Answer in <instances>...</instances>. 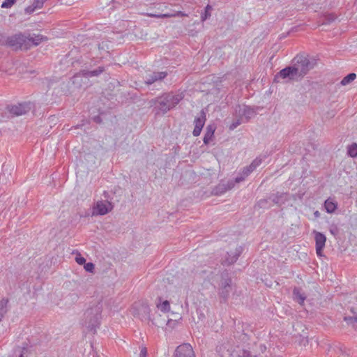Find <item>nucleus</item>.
<instances>
[{
	"label": "nucleus",
	"mask_w": 357,
	"mask_h": 357,
	"mask_svg": "<svg viewBox=\"0 0 357 357\" xmlns=\"http://www.w3.org/2000/svg\"><path fill=\"white\" fill-rule=\"evenodd\" d=\"M234 337L236 340V345H234V341L231 340L217 346L216 351L220 357H236V352L238 351V349H241L238 344L245 342L248 340L245 333L239 331L234 333Z\"/></svg>",
	"instance_id": "nucleus-1"
},
{
	"label": "nucleus",
	"mask_w": 357,
	"mask_h": 357,
	"mask_svg": "<svg viewBox=\"0 0 357 357\" xmlns=\"http://www.w3.org/2000/svg\"><path fill=\"white\" fill-rule=\"evenodd\" d=\"M183 98L181 94L174 95L173 93H166L162 96L152 99L150 101L151 105H155V109L166 114L167 112L173 109Z\"/></svg>",
	"instance_id": "nucleus-2"
},
{
	"label": "nucleus",
	"mask_w": 357,
	"mask_h": 357,
	"mask_svg": "<svg viewBox=\"0 0 357 357\" xmlns=\"http://www.w3.org/2000/svg\"><path fill=\"white\" fill-rule=\"evenodd\" d=\"M101 312L102 305L99 303L87 309L84 314L82 326L88 331L96 333L97 328L100 325Z\"/></svg>",
	"instance_id": "nucleus-3"
},
{
	"label": "nucleus",
	"mask_w": 357,
	"mask_h": 357,
	"mask_svg": "<svg viewBox=\"0 0 357 357\" xmlns=\"http://www.w3.org/2000/svg\"><path fill=\"white\" fill-rule=\"evenodd\" d=\"M298 77L303 78L317 66V59L305 53L296 55L291 61Z\"/></svg>",
	"instance_id": "nucleus-4"
},
{
	"label": "nucleus",
	"mask_w": 357,
	"mask_h": 357,
	"mask_svg": "<svg viewBox=\"0 0 357 357\" xmlns=\"http://www.w3.org/2000/svg\"><path fill=\"white\" fill-rule=\"evenodd\" d=\"M47 37L43 35L19 33L8 37L6 45H26L28 43H31L32 45H39L41 43L47 42Z\"/></svg>",
	"instance_id": "nucleus-5"
},
{
	"label": "nucleus",
	"mask_w": 357,
	"mask_h": 357,
	"mask_svg": "<svg viewBox=\"0 0 357 357\" xmlns=\"http://www.w3.org/2000/svg\"><path fill=\"white\" fill-rule=\"evenodd\" d=\"M231 291V279L229 276L228 273H222L221 275V280L220 283L218 294L224 300V301H225L229 298Z\"/></svg>",
	"instance_id": "nucleus-6"
},
{
	"label": "nucleus",
	"mask_w": 357,
	"mask_h": 357,
	"mask_svg": "<svg viewBox=\"0 0 357 357\" xmlns=\"http://www.w3.org/2000/svg\"><path fill=\"white\" fill-rule=\"evenodd\" d=\"M114 204L112 202L100 200L96 202L92 208V216L105 215L112 211Z\"/></svg>",
	"instance_id": "nucleus-7"
},
{
	"label": "nucleus",
	"mask_w": 357,
	"mask_h": 357,
	"mask_svg": "<svg viewBox=\"0 0 357 357\" xmlns=\"http://www.w3.org/2000/svg\"><path fill=\"white\" fill-rule=\"evenodd\" d=\"M296 77H298V73H296L294 67L291 64L289 66H287L286 68L280 70L274 77L275 82H279L280 79H287L288 81H291L295 79Z\"/></svg>",
	"instance_id": "nucleus-8"
},
{
	"label": "nucleus",
	"mask_w": 357,
	"mask_h": 357,
	"mask_svg": "<svg viewBox=\"0 0 357 357\" xmlns=\"http://www.w3.org/2000/svg\"><path fill=\"white\" fill-rule=\"evenodd\" d=\"M235 113L239 117L244 116L247 121L250 119L252 116L256 114V112L254 108L247 106L245 105H238L235 107Z\"/></svg>",
	"instance_id": "nucleus-9"
},
{
	"label": "nucleus",
	"mask_w": 357,
	"mask_h": 357,
	"mask_svg": "<svg viewBox=\"0 0 357 357\" xmlns=\"http://www.w3.org/2000/svg\"><path fill=\"white\" fill-rule=\"evenodd\" d=\"M174 357H195V354L192 346L185 343L176 347Z\"/></svg>",
	"instance_id": "nucleus-10"
},
{
	"label": "nucleus",
	"mask_w": 357,
	"mask_h": 357,
	"mask_svg": "<svg viewBox=\"0 0 357 357\" xmlns=\"http://www.w3.org/2000/svg\"><path fill=\"white\" fill-rule=\"evenodd\" d=\"M32 107V105L31 102H22L19 103L17 105H13L9 107V111L11 114L20 116L26 114L29 112Z\"/></svg>",
	"instance_id": "nucleus-11"
},
{
	"label": "nucleus",
	"mask_w": 357,
	"mask_h": 357,
	"mask_svg": "<svg viewBox=\"0 0 357 357\" xmlns=\"http://www.w3.org/2000/svg\"><path fill=\"white\" fill-rule=\"evenodd\" d=\"M206 120V114L204 109L200 112V116L196 117L194 121L195 128L192 131V135L195 137H197L200 135L202 130L205 124Z\"/></svg>",
	"instance_id": "nucleus-12"
},
{
	"label": "nucleus",
	"mask_w": 357,
	"mask_h": 357,
	"mask_svg": "<svg viewBox=\"0 0 357 357\" xmlns=\"http://www.w3.org/2000/svg\"><path fill=\"white\" fill-rule=\"evenodd\" d=\"M167 75L168 73L166 71L153 72L146 76L144 83L146 85H151L155 82H161L167 76Z\"/></svg>",
	"instance_id": "nucleus-13"
},
{
	"label": "nucleus",
	"mask_w": 357,
	"mask_h": 357,
	"mask_svg": "<svg viewBox=\"0 0 357 357\" xmlns=\"http://www.w3.org/2000/svg\"><path fill=\"white\" fill-rule=\"evenodd\" d=\"M235 185L234 180H229L227 183H220L213 190V194L215 195H220L226 192L227 190L232 189Z\"/></svg>",
	"instance_id": "nucleus-14"
},
{
	"label": "nucleus",
	"mask_w": 357,
	"mask_h": 357,
	"mask_svg": "<svg viewBox=\"0 0 357 357\" xmlns=\"http://www.w3.org/2000/svg\"><path fill=\"white\" fill-rule=\"evenodd\" d=\"M94 64H92V61L89 63V69H84L82 70V74L85 78L98 77L101 73L105 71V67L103 66H99L95 69H92Z\"/></svg>",
	"instance_id": "nucleus-15"
},
{
	"label": "nucleus",
	"mask_w": 357,
	"mask_h": 357,
	"mask_svg": "<svg viewBox=\"0 0 357 357\" xmlns=\"http://www.w3.org/2000/svg\"><path fill=\"white\" fill-rule=\"evenodd\" d=\"M136 307L137 310L136 314H137L142 320H151V310L147 303H139Z\"/></svg>",
	"instance_id": "nucleus-16"
},
{
	"label": "nucleus",
	"mask_w": 357,
	"mask_h": 357,
	"mask_svg": "<svg viewBox=\"0 0 357 357\" xmlns=\"http://www.w3.org/2000/svg\"><path fill=\"white\" fill-rule=\"evenodd\" d=\"M243 251L241 247L236 248L234 252H227V257L223 261V265H231L236 261Z\"/></svg>",
	"instance_id": "nucleus-17"
},
{
	"label": "nucleus",
	"mask_w": 357,
	"mask_h": 357,
	"mask_svg": "<svg viewBox=\"0 0 357 357\" xmlns=\"http://www.w3.org/2000/svg\"><path fill=\"white\" fill-rule=\"evenodd\" d=\"M146 15L151 17H155V18H169V17H187V16H188V14H186L182 11H177L174 13H165V14L146 13Z\"/></svg>",
	"instance_id": "nucleus-18"
},
{
	"label": "nucleus",
	"mask_w": 357,
	"mask_h": 357,
	"mask_svg": "<svg viewBox=\"0 0 357 357\" xmlns=\"http://www.w3.org/2000/svg\"><path fill=\"white\" fill-rule=\"evenodd\" d=\"M215 126L214 124H209L206 126V132L203 139L204 144L207 145L212 139L215 130Z\"/></svg>",
	"instance_id": "nucleus-19"
},
{
	"label": "nucleus",
	"mask_w": 357,
	"mask_h": 357,
	"mask_svg": "<svg viewBox=\"0 0 357 357\" xmlns=\"http://www.w3.org/2000/svg\"><path fill=\"white\" fill-rule=\"evenodd\" d=\"M314 239H315V247L318 248L319 250L321 249V247H325V243L326 241V236L319 231H314Z\"/></svg>",
	"instance_id": "nucleus-20"
},
{
	"label": "nucleus",
	"mask_w": 357,
	"mask_h": 357,
	"mask_svg": "<svg viewBox=\"0 0 357 357\" xmlns=\"http://www.w3.org/2000/svg\"><path fill=\"white\" fill-rule=\"evenodd\" d=\"M294 300L298 302L300 305H303L306 298V296L302 293L301 289L295 287L293 290Z\"/></svg>",
	"instance_id": "nucleus-21"
},
{
	"label": "nucleus",
	"mask_w": 357,
	"mask_h": 357,
	"mask_svg": "<svg viewBox=\"0 0 357 357\" xmlns=\"http://www.w3.org/2000/svg\"><path fill=\"white\" fill-rule=\"evenodd\" d=\"M83 77L81 70L71 78L70 80V84H73L76 89L81 88L82 86Z\"/></svg>",
	"instance_id": "nucleus-22"
},
{
	"label": "nucleus",
	"mask_w": 357,
	"mask_h": 357,
	"mask_svg": "<svg viewBox=\"0 0 357 357\" xmlns=\"http://www.w3.org/2000/svg\"><path fill=\"white\" fill-rule=\"evenodd\" d=\"M285 194L284 193H276L272 195L269 199L272 201V202L275 204L281 205L284 203L286 198H285Z\"/></svg>",
	"instance_id": "nucleus-23"
},
{
	"label": "nucleus",
	"mask_w": 357,
	"mask_h": 357,
	"mask_svg": "<svg viewBox=\"0 0 357 357\" xmlns=\"http://www.w3.org/2000/svg\"><path fill=\"white\" fill-rule=\"evenodd\" d=\"M351 312H353L354 316H346L344 317V321L357 331V313L354 312L353 310H351Z\"/></svg>",
	"instance_id": "nucleus-24"
},
{
	"label": "nucleus",
	"mask_w": 357,
	"mask_h": 357,
	"mask_svg": "<svg viewBox=\"0 0 357 357\" xmlns=\"http://www.w3.org/2000/svg\"><path fill=\"white\" fill-rule=\"evenodd\" d=\"M56 85L59 87V90L57 93H61V94H67L71 92L70 84V82L68 81L67 82H62L59 83H56Z\"/></svg>",
	"instance_id": "nucleus-25"
},
{
	"label": "nucleus",
	"mask_w": 357,
	"mask_h": 357,
	"mask_svg": "<svg viewBox=\"0 0 357 357\" xmlns=\"http://www.w3.org/2000/svg\"><path fill=\"white\" fill-rule=\"evenodd\" d=\"M337 203L330 198L326 199L324 202V207L326 210V212L328 213L335 212V211L337 209Z\"/></svg>",
	"instance_id": "nucleus-26"
},
{
	"label": "nucleus",
	"mask_w": 357,
	"mask_h": 357,
	"mask_svg": "<svg viewBox=\"0 0 357 357\" xmlns=\"http://www.w3.org/2000/svg\"><path fill=\"white\" fill-rule=\"evenodd\" d=\"M8 300L7 298H2L0 301V322L8 312Z\"/></svg>",
	"instance_id": "nucleus-27"
},
{
	"label": "nucleus",
	"mask_w": 357,
	"mask_h": 357,
	"mask_svg": "<svg viewBox=\"0 0 357 357\" xmlns=\"http://www.w3.org/2000/svg\"><path fill=\"white\" fill-rule=\"evenodd\" d=\"M250 174V172L246 170V167H243L242 170L239 172L238 175L234 180L235 183H238L245 179Z\"/></svg>",
	"instance_id": "nucleus-28"
},
{
	"label": "nucleus",
	"mask_w": 357,
	"mask_h": 357,
	"mask_svg": "<svg viewBox=\"0 0 357 357\" xmlns=\"http://www.w3.org/2000/svg\"><path fill=\"white\" fill-rule=\"evenodd\" d=\"M336 20L334 14L330 13L324 15L321 19V25H327L333 23Z\"/></svg>",
	"instance_id": "nucleus-29"
},
{
	"label": "nucleus",
	"mask_w": 357,
	"mask_h": 357,
	"mask_svg": "<svg viewBox=\"0 0 357 357\" xmlns=\"http://www.w3.org/2000/svg\"><path fill=\"white\" fill-rule=\"evenodd\" d=\"M261 164V159L259 158H255L250 165L246 166V170L248 172H250L251 174L252 172H254L257 167H259Z\"/></svg>",
	"instance_id": "nucleus-30"
},
{
	"label": "nucleus",
	"mask_w": 357,
	"mask_h": 357,
	"mask_svg": "<svg viewBox=\"0 0 357 357\" xmlns=\"http://www.w3.org/2000/svg\"><path fill=\"white\" fill-rule=\"evenodd\" d=\"M261 164V159L259 158H255L250 165L246 166V170L248 172H250L251 174L252 172H254L257 167H259Z\"/></svg>",
	"instance_id": "nucleus-31"
},
{
	"label": "nucleus",
	"mask_w": 357,
	"mask_h": 357,
	"mask_svg": "<svg viewBox=\"0 0 357 357\" xmlns=\"http://www.w3.org/2000/svg\"><path fill=\"white\" fill-rule=\"evenodd\" d=\"M356 77V75L354 73L348 74L345 76L340 82V84L343 86L347 85L353 82Z\"/></svg>",
	"instance_id": "nucleus-32"
},
{
	"label": "nucleus",
	"mask_w": 357,
	"mask_h": 357,
	"mask_svg": "<svg viewBox=\"0 0 357 357\" xmlns=\"http://www.w3.org/2000/svg\"><path fill=\"white\" fill-rule=\"evenodd\" d=\"M347 154L351 157L355 158L357 156V144L353 143L347 148Z\"/></svg>",
	"instance_id": "nucleus-33"
},
{
	"label": "nucleus",
	"mask_w": 357,
	"mask_h": 357,
	"mask_svg": "<svg viewBox=\"0 0 357 357\" xmlns=\"http://www.w3.org/2000/svg\"><path fill=\"white\" fill-rule=\"evenodd\" d=\"M157 307L163 312H169L170 310V304L168 301H165L162 303L157 304Z\"/></svg>",
	"instance_id": "nucleus-34"
},
{
	"label": "nucleus",
	"mask_w": 357,
	"mask_h": 357,
	"mask_svg": "<svg viewBox=\"0 0 357 357\" xmlns=\"http://www.w3.org/2000/svg\"><path fill=\"white\" fill-rule=\"evenodd\" d=\"M212 10V6L210 5H207L204 8V13H202L201 18L202 21H204L211 17V10Z\"/></svg>",
	"instance_id": "nucleus-35"
},
{
	"label": "nucleus",
	"mask_w": 357,
	"mask_h": 357,
	"mask_svg": "<svg viewBox=\"0 0 357 357\" xmlns=\"http://www.w3.org/2000/svg\"><path fill=\"white\" fill-rule=\"evenodd\" d=\"M270 206H271V205L268 204V199H263L259 200L255 205V207H257L259 208H268Z\"/></svg>",
	"instance_id": "nucleus-36"
},
{
	"label": "nucleus",
	"mask_w": 357,
	"mask_h": 357,
	"mask_svg": "<svg viewBox=\"0 0 357 357\" xmlns=\"http://www.w3.org/2000/svg\"><path fill=\"white\" fill-rule=\"evenodd\" d=\"M236 353V357H258L257 355H252L250 351L245 349H238Z\"/></svg>",
	"instance_id": "nucleus-37"
},
{
	"label": "nucleus",
	"mask_w": 357,
	"mask_h": 357,
	"mask_svg": "<svg viewBox=\"0 0 357 357\" xmlns=\"http://www.w3.org/2000/svg\"><path fill=\"white\" fill-rule=\"evenodd\" d=\"M26 347H24L22 348L17 347L14 350V356L13 357H24V352L26 351Z\"/></svg>",
	"instance_id": "nucleus-38"
},
{
	"label": "nucleus",
	"mask_w": 357,
	"mask_h": 357,
	"mask_svg": "<svg viewBox=\"0 0 357 357\" xmlns=\"http://www.w3.org/2000/svg\"><path fill=\"white\" fill-rule=\"evenodd\" d=\"M16 2H17V0H5L1 4V8H10L14 4H15Z\"/></svg>",
	"instance_id": "nucleus-39"
},
{
	"label": "nucleus",
	"mask_w": 357,
	"mask_h": 357,
	"mask_svg": "<svg viewBox=\"0 0 357 357\" xmlns=\"http://www.w3.org/2000/svg\"><path fill=\"white\" fill-rule=\"evenodd\" d=\"M47 0H34L33 2V5L37 9H40L43 6V4Z\"/></svg>",
	"instance_id": "nucleus-40"
},
{
	"label": "nucleus",
	"mask_w": 357,
	"mask_h": 357,
	"mask_svg": "<svg viewBox=\"0 0 357 357\" xmlns=\"http://www.w3.org/2000/svg\"><path fill=\"white\" fill-rule=\"evenodd\" d=\"M10 47H13V51L17 52L19 50L27 51L28 50H29V47L31 46H22V45H20V46H10Z\"/></svg>",
	"instance_id": "nucleus-41"
},
{
	"label": "nucleus",
	"mask_w": 357,
	"mask_h": 357,
	"mask_svg": "<svg viewBox=\"0 0 357 357\" xmlns=\"http://www.w3.org/2000/svg\"><path fill=\"white\" fill-rule=\"evenodd\" d=\"M241 124V119L239 118V119H236V120H235V121H234L232 122V123L229 126V129L233 130L235 128H236Z\"/></svg>",
	"instance_id": "nucleus-42"
},
{
	"label": "nucleus",
	"mask_w": 357,
	"mask_h": 357,
	"mask_svg": "<svg viewBox=\"0 0 357 357\" xmlns=\"http://www.w3.org/2000/svg\"><path fill=\"white\" fill-rule=\"evenodd\" d=\"M84 269L89 273H92L94 269V264L91 262L84 264Z\"/></svg>",
	"instance_id": "nucleus-43"
},
{
	"label": "nucleus",
	"mask_w": 357,
	"mask_h": 357,
	"mask_svg": "<svg viewBox=\"0 0 357 357\" xmlns=\"http://www.w3.org/2000/svg\"><path fill=\"white\" fill-rule=\"evenodd\" d=\"M75 261L76 262L79 264V265H82V264H84L86 263V259L84 257H83L81 255H78L75 257Z\"/></svg>",
	"instance_id": "nucleus-44"
},
{
	"label": "nucleus",
	"mask_w": 357,
	"mask_h": 357,
	"mask_svg": "<svg viewBox=\"0 0 357 357\" xmlns=\"http://www.w3.org/2000/svg\"><path fill=\"white\" fill-rule=\"evenodd\" d=\"M102 195L105 199V200H103L104 202H112V197L107 191H104Z\"/></svg>",
	"instance_id": "nucleus-45"
},
{
	"label": "nucleus",
	"mask_w": 357,
	"mask_h": 357,
	"mask_svg": "<svg viewBox=\"0 0 357 357\" xmlns=\"http://www.w3.org/2000/svg\"><path fill=\"white\" fill-rule=\"evenodd\" d=\"M37 8L32 4L25 8L26 13L31 14L35 11Z\"/></svg>",
	"instance_id": "nucleus-46"
},
{
	"label": "nucleus",
	"mask_w": 357,
	"mask_h": 357,
	"mask_svg": "<svg viewBox=\"0 0 357 357\" xmlns=\"http://www.w3.org/2000/svg\"><path fill=\"white\" fill-rule=\"evenodd\" d=\"M147 350L146 347H142L140 351L139 357H146Z\"/></svg>",
	"instance_id": "nucleus-47"
},
{
	"label": "nucleus",
	"mask_w": 357,
	"mask_h": 357,
	"mask_svg": "<svg viewBox=\"0 0 357 357\" xmlns=\"http://www.w3.org/2000/svg\"><path fill=\"white\" fill-rule=\"evenodd\" d=\"M324 248L321 247L320 250L318 249V248L316 247V252H317V255L318 256H320L321 257L323 255H322V252H323V250H324Z\"/></svg>",
	"instance_id": "nucleus-48"
},
{
	"label": "nucleus",
	"mask_w": 357,
	"mask_h": 357,
	"mask_svg": "<svg viewBox=\"0 0 357 357\" xmlns=\"http://www.w3.org/2000/svg\"><path fill=\"white\" fill-rule=\"evenodd\" d=\"M314 215L316 217V218H319L320 216V213L318 211H316L314 213Z\"/></svg>",
	"instance_id": "nucleus-49"
},
{
	"label": "nucleus",
	"mask_w": 357,
	"mask_h": 357,
	"mask_svg": "<svg viewBox=\"0 0 357 357\" xmlns=\"http://www.w3.org/2000/svg\"><path fill=\"white\" fill-rule=\"evenodd\" d=\"M95 121H96V122H99V121H100V117H98V116L96 117V118H95Z\"/></svg>",
	"instance_id": "nucleus-50"
},
{
	"label": "nucleus",
	"mask_w": 357,
	"mask_h": 357,
	"mask_svg": "<svg viewBox=\"0 0 357 357\" xmlns=\"http://www.w3.org/2000/svg\"><path fill=\"white\" fill-rule=\"evenodd\" d=\"M53 85H54V83H53V82L50 83V84H49V87L50 88V87H52Z\"/></svg>",
	"instance_id": "nucleus-51"
},
{
	"label": "nucleus",
	"mask_w": 357,
	"mask_h": 357,
	"mask_svg": "<svg viewBox=\"0 0 357 357\" xmlns=\"http://www.w3.org/2000/svg\"><path fill=\"white\" fill-rule=\"evenodd\" d=\"M98 49H99V50H100V49H104V46H102V47L98 46Z\"/></svg>",
	"instance_id": "nucleus-52"
},
{
	"label": "nucleus",
	"mask_w": 357,
	"mask_h": 357,
	"mask_svg": "<svg viewBox=\"0 0 357 357\" xmlns=\"http://www.w3.org/2000/svg\"><path fill=\"white\" fill-rule=\"evenodd\" d=\"M150 321H151L152 324H154L153 320H151V319Z\"/></svg>",
	"instance_id": "nucleus-53"
},
{
	"label": "nucleus",
	"mask_w": 357,
	"mask_h": 357,
	"mask_svg": "<svg viewBox=\"0 0 357 357\" xmlns=\"http://www.w3.org/2000/svg\"><path fill=\"white\" fill-rule=\"evenodd\" d=\"M150 321H151L152 324H154L153 320H151V319Z\"/></svg>",
	"instance_id": "nucleus-54"
}]
</instances>
